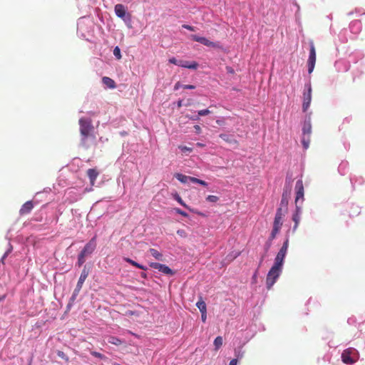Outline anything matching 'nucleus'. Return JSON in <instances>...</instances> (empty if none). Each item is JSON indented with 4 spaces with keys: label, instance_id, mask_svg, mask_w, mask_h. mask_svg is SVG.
I'll use <instances>...</instances> for the list:
<instances>
[{
    "label": "nucleus",
    "instance_id": "2f4dec72",
    "mask_svg": "<svg viewBox=\"0 0 365 365\" xmlns=\"http://www.w3.org/2000/svg\"><path fill=\"white\" fill-rule=\"evenodd\" d=\"M91 354L93 356L99 358L101 359H107V357L106 356H104L103 354H101L99 352H97V351H91Z\"/></svg>",
    "mask_w": 365,
    "mask_h": 365
},
{
    "label": "nucleus",
    "instance_id": "e433bc0d",
    "mask_svg": "<svg viewBox=\"0 0 365 365\" xmlns=\"http://www.w3.org/2000/svg\"><path fill=\"white\" fill-rule=\"evenodd\" d=\"M178 148L183 153H185V152H192V148H189V147H187V146H185V145H180L178 147Z\"/></svg>",
    "mask_w": 365,
    "mask_h": 365
},
{
    "label": "nucleus",
    "instance_id": "f3484780",
    "mask_svg": "<svg viewBox=\"0 0 365 365\" xmlns=\"http://www.w3.org/2000/svg\"><path fill=\"white\" fill-rule=\"evenodd\" d=\"M34 208L33 202L29 200L26 202L21 207L19 210L20 215H25L31 212Z\"/></svg>",
    "mask_w": 365,
    "mask_h": 365
},
{
    "label": "nucleus",
    "instance_id": "09e8293b",
    "mask_svg": "<svg viewBox=\"0 0 365 365\" xmlns=\"http://www.w3.org/2000/svg\"><path fill=\"white\" fill-rule=\"evenodd\" d=\"M257 272H258L257 270L255 271L254 275L252 276V281H253V282H256V281H257Z\"/></svg>",
    "mask_w": 365,
    "mask_h": 365
},
{
    "label": "nucleus",
    "instance_id": "b1692460",
    "mask_svg": "<svg viewBox=\"0 0 365 365\" xmlns=\"http://www.w3.org/2000/svg\"><path fill=\"white\" fill-rule=\"evenodd\" d=\"M196 306L201 313L207 312V306L202 297H200L198 302L196 303Z\"/></svg>",
    "mask_w": 365,
    "mask_h": 365
},
{
    "label": "nucleus",
    "instance_id": "f257e3e1",
    "mask_svg": "<svg viewBox=\"0 0 365 365\" xmlns=\"http://www.w3.org/2000/svg\"><path fill=\"white\" fill-rule=\"evenodd\" d=\"M78 124L81 135L80 146L88 149L96 139L92 120L91 118L83 117L79 119Z\"/></svg>",
    "mask_w": 365,
    "mask_h": 365
},
{
    "label": "nucleus",
    "instance_id": "5701e85b",
    "mask_svg": "<svg viewBox=\"0 0 365 365\" xmlns=\"http://www.w3.org/2000/svg\"><path fill=\"white\" fill-rule=\"evenodd\" d=\"M149 252L150 255L157 260L163 261V255L161 252L158 251L155 249L150 248L149 250Z\"/></svg>",
    "mask_w": 365,
    "mask_h": 365
},
{
    "label": "nucleus",
    "instance_id": "bb28decb",
    "mask_svg": "<svg viewBox=\"0 0 365 365\" xmlns=\"http://www.w3.org/2000/svg\"><path fill=\"white\" fill-rule=\"evenodd\" d=\"M223 340L222 336H217L214 340V345L215 347V350H218L221 346L222 345Z\"/></svg>",
    "mask_w": 365,
    "mask_h": 365
},
{
    "label": "nucleus",
    "instance_id": "423d86ee",
    "mask_svg": "<svg viewBox=\"0 0 365 365\" xmlns=\"http://www.w3.org/2000/svg\"><path fill=\"white\" fill-rule=\"evenodd\" d=\"M295 191H296V197H295V205H301L304 200V185L302 180H298L295 185Z\"/></svg>",
    "mask_w": 365,
    "mask_h": 365
},
{
    "label": "nucleus",
    "instance_id": "6e6552de",
    "mask_svg": "<svg viewBox=\"0 0 365 365\" xmlns=\"http://www.w3.org/2000/svg\"><path fill=\"white\" fill-rule=\"evenodd\" d=\"M316 63V50L314 43L310 42V50L309 58L307 61L308 73L310 74L313 72Z\"/></svg>",
    "mask_w": 365,
    "mask_h": 365
},
{
    "label": "nucleus",
    "instance_id": "393cba45",
    "mask_svg": "<svg viewBox=\"0 0 365 365\" xmlns=\"http://www.w3.org/2000/svg\"><path fill=\"white\" fill-rule=\"evenodd\" d=\"M124 260L128 263H130V264H132L133 266L137 267V268H139V269H141L143 270H147V267L142 265V264H138V262H135L134 260L128 258V257H125L124 258Z\"/></svg>",
    "mask_w": 365,
    "mask_h": 365
},
{
    "label": "nucleus",
    "instance_id": "4be33fe9",
    "mask_svg": "<svg viewBox=\"0 0 365 365\" xmlns=\"http://www.w3.org/2000/svg\"><path fill=\"white\" fill-rule=\"evenodd\" d=\"M102 81L109 88H115L116 87V84H115V81L109 77H106V76L103 77L102 78Z\"/></svg>",
    "mask_w": 365,
    "mask_h": 365
},
{
    "label": "nucleus",
    "instance_id": "f704fd0d",
    "mask_svg": "<svg viewBox=\"0 0 365 365\" xmlns=\"http://www.w3.org/2000/svg\"><path fill=\"white\" fill-rule=\"evenodd\" d=\"M113 54L118 59L121 58L122 56L120 54V49L119 48L118 46L115 47V48L113 50Z\"/></svg>",
    "mask_w": 365,
    "mask_h": 365
},
{
    "label": "nucleus",
    "instance_id": "6ab92c4d",
    "mask_svg": "<svg viewBox=\"0 0 365 365\" xmlns=\"http://www.w3.org/2000/svg\"><path fill=\"white\" fill-rule=\"evenodd\" d=\"M115 13L119 18L123 19L126 14V10L123 4H118L115 6Z\"/></svg>",
    "mask_w": 365,
    "mask_h": 365
},
{
    "label": "nucleus",
    "instance_id": "aec40b11",
    "mask_svg": "<svg viewBox=\"0 0 365 365\" xmlns=\"http://www.w3.org/2000/svg\"><path fill=\"white\" fill-rule=\"evenodd\" d=\"M175 178H177L182 183H187L188 181L191 182V179L192 177L187 176L181 173H175L174 175Z\"/></svg>",
    "mask_w": 365,
    "mask_h": 365
},
{
    "label": "nucleus",
    "instance_id": "473e14b6",
    "mask_svg": "<svg viewBox=\"0 0 365 365\" xmlns=\"http://www.w3.org/2000/svg\"><path fill=\"white\" fill-rule=\"evenodd\" d=\"M218 200H219V197L215 195H208L206 197V200L208 202H216L218 201Z\"/></svg>",
    "mask_w": 365,
    "mask_h": 365
},
{
    "label": "nucleus",
    "instance_id": "4c0bfd02",
    "mask_svg": "<svg viewBox=\"0 0 365 365\" xmlns=\"http://www.w3.org/2000/svg\"><path fill=\"white\" fill-rule=\"evenodd\" d=\"M220 138L226 142L232 143V140L230 139L229 136L227 134H220Z\"/></svg>",
    "mask_w": 365,
    "mask_h": 365
},
{
    "label": "nucleus",
    "instance_id": "9b49d317",
    "mask_svg": "<svg viewBox=\"0 0 365 365\" xmlns=\"http://www.w3.org/2000/svg\"><path fill=\"white\" fill-rule=\"evenodd\" d=\"M150 266L155 269H158L159 272L168 274V275H173L174 272L167 265L158 263V262H151Z\"/></svg>",
    "mask_w": 365,
    "mask_h": 365
},
{
    "label": "nucleus",
    "instance_id": "ea45409f",
    "mask_svg": "<svg viewBox=\"0 0 365 365\" xmlns=\"http://www.w3.org/2000/svg\"><path fill=\"white\" fill-rule=\"evenodd\" d=\"M182 28H185L187 30H190V31H195V28L192 26H190V25H187V24H183L182 26Z\"/></svg>",
    "mask_w": 365,
    "mask_h": 365
},
{
    "label": "nucleus",
    "instance_id": "9d476101",
    "mask_svg": "<svg viewBox=\"0 0 365 365\" xmlns=\"http://www.w3.org/2000/svg\"><path fill=\"white\" fill-rule=\"evenodd\" d=\"M96 248V236L92 237L81 252L85 256L92 254Z\"/></svg>",
    "mask_w": 365,
    "mask_h": 365
},
{
    "label": "nucleus",
    "instance_id": "3c124183",
    "mask_svg": "<svg viewBox=\"0 0 365 365\" xmlns=\"http://www.w3.org/2000/svg\"><path fill=\"white\" fill-rule=\"evenodd\" d=\"M140 276L141 277L144 278V279H146L147 278V274L145 273V272H141L140 273Z\"/></svg>",
    "mask_w": 365,
    "mask_h": 365
},
{
    "label": "nucleus",
    "instance_id": "6e6d98bb",
    "mask_svg": "<svg viewBox=\"0 0 365 365\" xmlns=\"http://www.w3.org/2000/svg\"><path fill=\"white\" fill-rule=\"evenodd\" d=\"M5 297H6L5 295L0 297V302L3 301L5 299Z\"/></svg>",
    "mask_w": 365,
    "mask_h": 365
},
{
    "label": "nucleus",
    "instance_id": "864d4df0",
    "mask_svg": "<svg viewBox=\"0 0 365 365\" xmlns=\"http://www.w3.org/2000/svg\"><path fill=\"white\" fill-rule=\"evenodd\" d=\"M263 260H264V256H262V257H261V259H260L259 263V267H260V266H261V264H262V263Z\"/></svg>",
    "mask_w": 365,
    "mask_h": 365
},
{
    "label": "nucleus",
    "instance_id": "f03ea898",
    "mask_svg": "<svg viewBox=\"0 0 365 365\" xmlns=\"http://www.w3.org/2000/svg\"><path fill=\"white\" fill-rule=\"evenodd\" d=\"M282 270V267L273 264L269 271L267 273L266 278V284L267 288L270 289L274 284L276 282L277 279L279 277Z\"/></svg>",
    "mask_w": 365,
    "mask_h": 365
},
{
    "label": "nucleus",
    "instance_id": "4d7b16f0",
    "mask_svg": "<svg viewBox=\"0 0 365 365\" xmlns=\"http://www.w3.org/2000/svg\"><path fill=\"white\" fill-rule=\"evenodd\" d=\"M217 123L218 124H220V120H217Z\"/></svg>",
    "mask_w": 365,
    "mask_h": 365
},
{
    "label": "nucleus",
    "instance_id": "c756f323",
    "mask_svg": "<svg viewBox=\"0 0 365 365\" xmlns=\"http://www.w3.org/2000/svg\"><path fill=\"white\" fill-rule=\"evenodd\" d=\"M191 182H193V183H198L200 185H202L203 186H207V183L202 180H200L198 178H192L191 179Z\"/></svg>",
    "mask_w": 365,
    "mask_h": 365
},
{
    "label": "nucleus",
    "instance_id": "a878e982",
    "mask_svg": "<svg viewBox=\"0 0 365 365\" xmlns=\"http://www.w3.org/2000/svg\"><path fill=\"white\" fill-rule=\"evenodd\" d=\"M108 342L116 346H119L123 344V341L120 339L113 336H109Z\"/></svg>",
    "mask_w": 365,
    "mask_h": 365
},
{
    "label": "nucleus",
    "instance_id": "c85d7f7f",
    "mask_svg": "<svg viewBox=\"0 0 365 365\" xmlns=\"http://www.w3.org/2000/svg\"><path fill=\"white\" fill-rule=\"evenodd\" d=\"M283 215H284L283 209L282 207H279L277 210L274 218L282 220Z\"/></svg>",
    "mask_w": 365,
    "mask_h": 365
},
{
    "label": "nucleus",
    "instance_id": "dca6fc26",
    "mask_svg": "<svg viewBox=\"0 0 365 365\" xmlns=\"http://www.w3.org/2000/svg\"><path fill=\"white\" fill-rule=\"evenodd\" d=\"M87 176L89 178L91 186H94L96 180L98 177L100 173L97 168H90L86 171Z\"/></svg>",
    "mask_w": 365,
    "mask_h": 365
},
{
    "label": "nucleus",
    "instance_id": "39448f33",
    "mask_svg": "<svg viewBox=\"0 0 365 365\" xmlns=\"http://www.w3.org/2000/svg\"><path fill=\"white\" fill-rule=\"evenodd\" d=\"M289 247V239H286L284 242L282 247L278 252L275 259H274V264L282 267L284 264V259L287 255V250Z\"/></svg>",
    "mask_w": 365,
    "mask_h": 365
},
{
    "label": "nucleus",
    "instance_id": "5fc2aeb1",
    "mask_svg": "<svg viewBox=\"0 0 365 365\" xmlns=\"http://www.w3.org/2000/svg\"><path fill=\"white\" fill-rule=\"evenodd\" d=\"M178 107H181V106H182V101H179L178 102Z\"/></svg>",
    "mask_w": 365,
    "mask_h": 365
},
{
    "label": "nucleus",
    "instance_id": "de8ad7c7",
    "mask_svg": "<svg viewBox=\"0 0 365 365\" xmlns=\"http://www.w3.org/2000/svg\"><path fill=\"white\" fill-rule=\"evenodd\" d=\"M237 359H232L230 361L229 365H237Z\"/></svg>",
    "mask_w": 365,
    "mask_h": 365
},
{
    "label": "nucleus",
    "instance_id": "49530a36",
    "mask_svg": "<svg viewBox=\"0 0 365 365\" xmlns=\"http://www.w3.org/2000/svg\"><path fill=\"white\" fill-rule=\"evenodd\" d=\"M182 86L180 84V82H177L174 86V89L175 90H178L179 89L180 87H182Z\"/></svg>",
    "mask_w": 365,
    "mask_h": 365
},
{
    "label": "nucleus",
    "instance_id": "58836bf2",
    "mask_svg": "<svg viewBox=\"0 0 365 365\" xmlns=\"http://www.w3.org/2000/svg\"><path fill=\"white\" fill-rule=\"evenodd\" d=\"M175 211L176 213L183 216V217H187L188 215L187 213H186L185 212L182 211V210H180V208H175Z\"/></svg>",
    "mask_w": 365,
    "mask_h": 365
},
{
    "label": "nucleus",
    "instance_id": "8fccbe9b",
    "mask_svg": "<svg viewBox=\"0 0 365 365\" xmlns=\"http://www.w3.org/2000/svg\"><path fill=\"white\" fill-rule=\"evenodd\" d=\"M177 233L180 236L185 235V231L183 230H179L177 231Z\"/></svg>",
    "mask_w": 365,
    "mask_h": 365
},
{
    "label": "nucleus",
    "instance_id": "0eeeda50",
    "mask_svg": "<svg viewBox=\"0 0 365 365\" xmlns=\"http://www.w3.org/2000/svg\"><path fill=\"white\" fill-rule=\"evenodd\" d=\"M306 91L303 93V104L302 109L306 112L310 106L312 101V86L310 83L305 85Z\"/></svg>",
    "mask_w": 365,
    "mask_h": 365
},
{
    "label": "nucleus",
    "instance_id": "603ef678",
    "mask_svg": "<svg viewBox=\"0 0 365 365\" xmlns=\"http://www.w3.org/2000/svg\"><path fill=\"white\" fill-rule=\"evenodd\" d=\"M196 145L201 148L205 147V144L201 143H197Z\"/></svg>",
    "mask_w": 365,
    "mask_h": 365
},
{
    "label": "nucleus",
    "instance_id": "1a4fd4ad",
    "mask_svg": "<svg viewBox=\"0 0 365 365\" xmlns=\"http://www.w3.org/2000/svg\"><path fill=\"white\" fill-rule=\"evenodd\" d=\"M169 63L177 65L182 68H187L190 69H197L198 63L196 61H179L175 58L173 57L169 59Z\"/></svg>",
    "mask_w": 365,
    "mask_h": 365
},
{
    "label": "nucleus",
    "instance_id": "7c9ffc66",
    "mask_svg": "<svg viewBox=\"0 0 365 365\" xmlns=\"http://www.w3.org/2000/svg\"><path fill=\"white\" fill-rule=\"evenodd\" d=\"M86 257L83 254H81L80 252V254L78 255V266H81L85 262H86Z\"/></svg>",
    "mask_w": 365,
    "mask_h": 365
},
{
    "label": "nucleus",
    "instance_id": "2eb2a0df",
    "mask_svg": "<svg viewBox=\"0 0 365 365\" xmlns=\"http://www.w3.org/2000/svg\"><path fill=\"white\" fill-rule=\"evenodd\" d=\"M190 38L192 40L199 42L206 46H208V47H215L216 46V44L214 42L210 41V40H208L207 38H206L205 37L198 36L197 35H191Z\"/></svg>",
    "mask_w": 365,
    "mask_h": 365
},
{
    "label": "nucleus",
    "instance_id": "79ce46f5",
    "mask_svg": "<svg viewBox=\"0 0 365 365\" xmlns=\"http://www.w3.org/2000/svg\"><path fill=\"white\" fill-rule=\"evenodd\" d=\"M226 71L228 73H230V74H234L235 73V71L234 69L230 67V66H227L226 67Z\"/></svg>",
    "mask_w": 365,
    "mask_h": 365
},
{
    "label": "nucleus",
    "instance_id": "7ed1b4c3",
    "mask_svg": "<svg viewBox=\"0 0 365 365\" xmlns=\"http://www.w3.org/2000/svg\"><path fill=\"white\" fill-rule=\"evenodd\" d=\"M311 134L312 123L311 119L309 118L307 120H305L302 128V143L304 149H307L309 146L311 141Z\"/></svg>",
    "mask_w": 365,
    "mask_h": 365
},
{
    "label": "nucleus",
    "instance_id": "72a5a7b5",
    "mask_svg": "<svg viewBox=\"0 0 365 365\" xmlns=\"http://www.w3.org/2000/svg\"><path fill=\"white\" fill-rule=\"evenodd\" d=\"M57 355H58L60 358H61V359H64L66 361H68V360H69L68 356H67V355H66L63 351H57Z\"/></svg>",
    "mask_w": 365,
    "mask_h": 365
},
{
    "label": "nucleus",
    "instance_id": "37998d69",
    "mask_svg": "<svg viewBox=\"0 0 365 365\" xmlns=\"http://www.w3.org/2000/svg\"><path fill=\"white\" fill-rule=\"evenodd\" d=\"M194 128H195V132H196L197 134L201 133L202 130H201V128H200V125H195L194 126Z\"/></svg>",
    "mask_w": 365,
    "mask_h": 365
},
{
    "label": "nucleus",
    "instance_id": "a18cd8bd",
    "mask_svg": "<svg viewBox=\"0 0 365 365\" xmlns=\"http://www.w3.org/2000/svg\"><path fill=\"white\" fill-rule=\"evenodd\" d=\"M271 244H272V241H270L269 239L268 242L266 244V247H265L266 251H267L269 249Z\"/></svg>",
    "mask_w": 365,
    "mask_h": 365
},
{
    "label": "nucleus",
    "instance_id": "4468645a",
    "mask_svg": "<svg viewBox=\"0 0 365 365\" xmlns=\"http://www.w3.org/2000/svg\"><path fill=\"white\" fill-rule=\"evenodd\" d=\"M301 215H302V206L297 205L296 207L294 214L292 215V220L294 222V225L293 227V231H295L299 225L300 220H301Z\"/></svg>",
    "mask_w": 365,
    "mask_h": 365
},
{
    "label": "nucleus",
    "instance_id": "a211bd4d",
    "mask_svg": "<svg viewBox=\"0 0 365 365\" xmlns=\"http://www.w3.org/2000/svg\"><path fill=\"white\" fill-rule=\"evenodd\" d=\"M291 192V190L289 189L288 190H284L282 193V200L280 202V207L283 208V207L285 208L284 212L287 210V207L289 202V197Z\"/></svg>",
    "mask_w": 365,
    "mask_h": 365
},
{
    "label": "nucleus",
    "instance_id": "20e7f679",
    "mask_svg": "<svg viewBox=\"0 0 365 365\" xmlns=\"http://www.w3.org/2000/svg\"><path fill=\"white\" fill-rule=\"evenodd\" d=\"M359 359V353L354 348H348L341 354V361L344 364H350L355 363Z\"/></svg>",
    "mask_w": 365,
    "mask_h": 365
},
{
    "label": "nucleus",
    "instance_id": "ddd939ff",
    "mask_svg": "<svg viewBox=\"0 0 365 365\" xmlns=\"http://www.w3.org/2000/svg\"><path fill=\"white\" fill-rule=\"evenodd\" d=\"M282 226V220L274 218V222H273V228H272V232L269 236L270 241H272L276 237V235L280 231Z\"/></svg>",
    "mask_w": 365,
    "mask_h": 365
},
{
    "label": "nucleus",
    "instance_id": "cd10ccee",
    "mask_svg": "<svg viewBox=\"0 0 365 365\" xmlns=\"http://www.w3.org/2000/svg\"><path fill=\"white\" fill-rule=\"evenodd\" d=\"M175 199L181 205H182L183 207L189 209L190 210H191V209L184 202V201L182 200V199L181 198V197L178 195V194H175Z\"/></svg>",
    "mask_w": 365,
    "mask_h": 365
},
{
    "label": "nucleus",
    "instance_id": "412c9836",
    "mask_svg": "<svg viewBox=\"0 0 365 365\" xmlns=\"http://www.w3.org/2000/svg\"><path fill=\"white\" fill-rule=\"evenodd\" d=\"M360 213V207L358 205H352L349 211V215L350 217H354L358 216Z\"/></svg>",
    "mask_w": 365,
    "mask_h": 365
},
{
    "label": "nucleus",
    "instance_id": "c03bdc74",
    "mask_svg": "<svg viewBox=\"0 0 365 365\" xmlns=\"http://www.w3.org/2000/svg\"><path fill=\"white\" fill-rule=\"evenodd\" d=\"M201 319L203 322H206L207 319V312L201 313Z\"/></svg>",
    "mask_w": 365,
    "mask_h": 365
},
{
    "label": "nucleus",
    "instance_id": "f8f14e48",
    "mask_svg": "<svg viewBox=\"0 0 365 365\" xmlns=\"http://www.w3.org/2000/svg\"><path fill=\"white\" fill-rule=\"evenodd\" d=\"M88 270L85 267L83 268V269L82 270L81 276L78 279L76 287L73 292V295H77L78 294V292L81 289L83 284L85 280L86 279V278L88 277Z\"/></svg>",
    "mask_w": 365,
    "mask_h": 365
},
{
    "label": "nucleus",
    "instance_id": "a19ab883",
    "mask_svg": "<svg viewBox=\"0 0 365 365\" xmlns=\"http://www.w3.org/2000/svg\"><path fill=\"white\" fill-rule=\"evenodd\" d=\"M182 88L184 89H194L195 86L193 85H182Z\"/></svg>",
    "mask_w": 365,
    "mask_h": 365
},
{
    "label": "nucleus",
    "instance_id": "c9c22d12",
    "mask_svg": "<svg viewBox=\"0 0 365 365\" xmlns=\"http://www.w3.org/2000/svg\"><path fill=\"white\" fill-rule=\"evenodd\" d=\"M211 110H210L209 109H204V110H200L198 111V115L200 116H204V115H209L210 113H211Z\"/></svg>",
    "mask_w": 365,
    "mask_h": 365
}]
</instances>
